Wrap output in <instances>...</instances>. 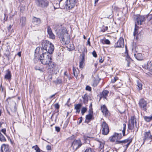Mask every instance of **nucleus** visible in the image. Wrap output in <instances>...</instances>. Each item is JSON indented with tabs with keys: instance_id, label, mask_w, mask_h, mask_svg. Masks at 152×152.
<instances>
[{
	"instance_id": "1",
	"label": "nucleus",
	"mask_w": 152,
	"mask_h": 152,
	"mask_svg": "<svg viewBox=\"0 0 152 152\" xmlns=\"http://www.w3.org/2000/svg\"><path fill=\"white\" fill-rule=\"evenodd\" d=\"M37 48L35 50L36 54L35 56L36 57L37 56H39V60L41 63L45 65H48L50 68H53L55 67L54 63L52 61V56L51 54L47 53L43 51L40 54L36 55L37 51Z\"/></svg>"
},
{
	"instance_id": "2",
	"label": "nucleus",
	"mask_w": 152,
	"mask_h": 152,
	"mask_svg": "<svg viewBox=\"0 0 152 152\" xmlns=\"http://www.w3.org/2000/svg\"><path fill=\"white\" fill-rule=\"evenodd\" d=\"M54 26L58 27V26ZM55 31H56V34L58 37L60 39L61 42L63 44H68L70 40L69 35L68 34L66 28L64 27H61L59 30L58 29V28L53 27Z\"/></svg>"
},
{
	"instance_id": "3",
	"label": "nucleus",
	"mask_w": 152,
	"mask_h": 152,
	"mask_svg": "<svg viewBox=\"0 0 152 152\" xmlns=\"http://www.w3.org/2000/svg\"><path fill=\"white\" fill-rule=\"evenodd\" d=\"M42 47L41 49L39 48V51L36 55L38 54H40L43 51L51 54L53 53L54 48V45L49 41L47 40H44L42 43Z\"/></svg>"
},
{
	"instance_id": "4",
	"label": "nucleus",
	"mask_w": 152,
	"mask_h": 152,
	"mask_svg": "<svg viewBox=\"0 0 152 152\" xmlns=\"http://www.w3.org/2000/svg\"><path fill=\"white\" fill-rule=\"evenodd\" d=\"M35 2L37 7L41 8L47 7L49 5L47 0H36Z\"/></svg>"
},
{
	"instance_id": "5",
	"label": "nucleus",
	"mask_w": 152,
	"mask_h": 152,
	"mask_svg": "<svg viewBox=\"0 0 152 152\" xmlns=\"http://www.w3.org/2000/svg\"><path fill=\"white\" fill-rule=\"evenodd\" d=\"M132 139H126L122 141L117 140L115 143L116 144H120L124 147L125 150H126L129 145L132 142Z\"/></svg>"
},
{
	"instance_id": "6",
	"label": "nucleus",
	"mask_w": 152,
	"mask_h": 152,
	"mask_svg": "<svg viewBox=\"0 0 152 152\" xmlns=\"http://www.w3.org/2000/svg\"><path fill=\"white\" fill-rule=\"evenodd\" d=\"M101 130L102 134L107 135L109 132V127L108 124L105 121H103L101 125Z\"/></svg>"
},
{
	"instance_id": "7",
	"label": "nucleus",
	"mask_w": 152,
	"mask_h": 152,
	"mask_svg": "<svg viewBox=\"0 0 152 152\" xmlns=\"http://www.w3.org/2000/svg\"><path fill=\"white\" fill-rule=\"evenodd\" d=\"M137 122L135 116L131 117L130 120L129 122L128 128L129 130H132L134 128L135 126L137 128Z\"/></svg>"
},
{
	"instance_id": "8",
	"label": "nucleus",
	"mask_w": 152,
	"mask_h": 152,
	"mask_svg": "<svg viewBox=\"0 0 152 152\" xmlns=\"http://www.w3.org/2000/svg\"><path fill=\"white\" fill-rule=\"evenodd\" d=\"M65 6L67 10L72 9L75 6L76 4L75 0H67L66 2Z\"/></svg>"
},
{
	"instance_id": "9",
	"label": "nucleus",
	"mask_w": 152,
	"mask_h": 152,
	"mask_svg": "<svg viewBox=\"0 0 152 152\" xmlns=\"http://www.w3.org/2000/svg\"><path fill=\"white\" fill-rule=\"evenodd\" d=\"M82 145L80 139L75 140L72 143L71 148H72L75 150L80 147Z\"/></svg>"
},
{
	"instance_id": "10",
	"label": "nucleus",
	"mask_w": 152,
	"mask_h": 152,
	"mask_svg": "<svg viewBox=\"0 0 152 152\" xmlns=\"http://www.w3.org/2000/svg\"><path fill=\"white\" fill-rule=\"evenodd\" d=\"M148 103L143 99H141L139 101V105L140 108L142 110L146 111Z\"/></svg>"
},
{
	"instance_id": "11",
	"label": "nucleus",
	"mask_w": 152,
	"mask_h": 152,
	"mask_svg": "<svg viewBox=\"0 0 152 152\" xmlns=\"http://www.w3.org/2000/svg\"><path fill=\"white\" fill-rule=\"evenodd\" d=\"M136 24L138 25H141L142 23L144 22L145 20V18L144 15H139L136 18Z\"/></svg>"
},
{
	"instance_id": "12",
	"label": "nucleus",
	"mask_w": 152,
	"mask_h": 152,
	"mask_svg": "<svg viewBox=\"0 0 152 152\" xmlns=\"http://www.w3.org/2000/svg\"><path fill=\"white\" fill-rule=\"evenodd\" d=\"M143 67L149 72V73L152 74V62L148 61L146 64H145Z\"/></svg>"
},
{
	"instance_id": "13",
	"label": "nucleus",
	"mask_w": 152,
	"mask_h": 152,
	"mask_svg": "<svg viewBox=\"0 0 152 152\" xmlns=\"http://www.w3.org/2000/svg\"><path fill=\"white\" fill-rule=\"evenodd\" d=\"M101 110L103 114L106 116L107 117L109 116L110 113L106 107L104 105L101 106Z\"/></svg>"
},
{
	"instance_id": "14",
	"label": "nucleus",
	"mask_w": 152,
	"mask_h": 152,
	"mask_svg": "<svg viewBox=\"0 0 152 152\" xmlns=\"http://www.w3.org/2000/svg\"><path fill=\"white\" fill-rule=\"evenodd\" d=\"M152 136L151 135L150 132H146L145 133L143 137V143L146 140H151L152 139Z\"/></svg>"
},
{
	"instance_id": "15",
	"label": "nucleus",
	"mask_w": 152,
	"mask_h": 152,
	"mask_svg": "<svg viewBox=\"0 0 152 152\" xmlns=\"http://www.w3.org/2000/svg\"><path fill=\"white\" fill-rule=\"evenodd\" d=\"M116 47L117 48H122L124 46V41L122 37H120L116 44Z\"/></svg>"
},
{
	"instance_id": "16",
	"label": "nucleus",
	"mask_w": 152,
	"mask_h": 152,
	"mask_svg": "<svg viewBox=\"0 0 152 152\" xmlns=\"http://www.w3.org/2000/svg\"><path fill=\"white\" fill-rule=\"evenodd\" d=\"M1 152H10L9 145L7 144H2L1 146Z\"/></svg>"
},
{
	"instance_id": "17",
	"label": "nucleus",
	"mask_w": 152,
	"mask_h": 152,
	"mask_svg": "<svg viewBox=\"0 0 152 152\" xmlns=\"http://www.w3.org/2000/svg\"><path fill=\"white\" fill-rule=\"evenodd\" d=\"M32 22L34 25L39 26L41 23L40 19L34 17L32 19Z\"/></svg>"
},
{
	"instance_id": "18",
	"label": "nucleus",
	"mask_w": 152,
	"mask_h": 152,
	"mask_svg": "<svg viewBox=\"0 0 152 152\" xmlns=\"http://www.w3.org/2000/svg\"><path fill=\"white\" fill-rule=\"evenodd\" d=\"M108 93L109 91H108L107 90H104L102 92L101 94H100V99L102 98L107 99V96Z\"/></svg>"
},
{
	"instance_id": "19",
	"label": "nucleus",
	"mask_w": 152,
	"mask_h": 152,
	"mask_svg": "<svg viewBox=\"0 0 152 152\" xmlns=\"http://www.w3.org/2000/svg\"><path fill=\"white\" fill-rule=\"evenodd\" d=\"M84 54H83L81 55L80 61V62L79 67L81 68H83V64L84 61Z\"/></svg>"
},
{
	"instance_id": "20",
	"label": "nucleus",
	"mask_w": 152,
	"mask_h": 152,
	"mask_svg": "<svg viewBox=\"0 0 152 152\" xmlns=\"http://www.w3.org/2000/svg\"><path fill=\"white\" fill-rule=\"evenodd\" d=\"M134 57L138 60H142L143 58V55L141 53H137L134 55Z\"/></svg>"
},
{
	"instance_id": "21",
	"label": "nucleus",
	"mask_w": 152,
	"mask_h": 152,
	"mask_svg": "<svg viewBox=\"0 0 152 152\" xmlns=\"http://www.w3.org/2000/svg\"><path fill=\"white\" fill-rule=\"evenodd\" d=\"M82 106L81 104H75V109L76 110V113H79L80 112V108Z\"/></svg>"
},
{
	"instance_id": "22",
	"label": "nucleus",
	"mask_w": 152,
	"mask_h": 152,
	"mask_svg": "<svg viewBox=\"0 0 152 152\" xmlns=\"http://www.w3.org/2000/svg\"><path fill=\"white\" fill-rule=\"evenodd\" d=\"M11 72L9 70L7 71V73H6L5 76L4 78L10 81L11 79Z\"/></svg>"
},
{
	"instance_id": "23",
	"label": "nucleus",
	"mask_w": 152,
	"mask_h": 152,
	"mask_svg": "<svg viewBox=\"0 0 152 152\" xmlns=\"http://www.w3.org/2000/svg\"><path fill=\"white\" fill-rule=\"evenodd\" d=\"M26 23V18L22 17L20 19V25L23 27L25 26Z\"/></svg>"
},
{
	"instance_id": "24",
	"label": "nucleus",
	"mask_w": 152,
	"mask_h": 152,
	"mask_svg": "<svg viewBox=\"0 0 152 152\" xmlns=\"http://www.w3.org/2000/svg\"><path fill=\"white\" fill-rule=\"evenodd\" d=\"M89 111V113L88 114L86 115V119L87 120H88L89 121L91 120L93 116V115H92L93 112L92 111L91 112L90 111V110Z\"/></svg>"
},
{
	"instance_id": "25",
	"label": "nucleus",
	"mask_w": 152,
	"mask_h": 152,
	"mask_svg": "<svg viewBox=\"0 0 152 152\" xmlns=\"http://www.w3.org/2000/svg\"><path fill=\"white\" fill-rule=\"evenodd\" d=\"M73 72L74 75L76 77L78 75V74H79V71L78 69H75L74 67H73Z\"/></svg>"
},
{
	"instance_id": "26",
	"label": "nucleus",
	"mask_w": 152,
	"mask_h": 152,
	"mask_svg": "<svg viewBox=\"0 0 152 152\" xmlns=\"http://www.w3.org/2000/svg\"><path fill=\"white\" fill-rule=\"evenodd\" d=\"M138 27L137 26L136 24H135V25L134 31L133 33V35L134 37H136L137 35L138 31Z\"/></svg>"
},
{
	"instance_id": "27",
	"label": "nucleus",
	"mask_w": 152,
	"mask_h": 152,
	"mask_svg": "<svg viewBox=\"0 0 152 152\" xmlns=\"http://www.w3.org/2000/svg\"><path fill=\"white\" fill-rule=\"evenodd\" d=\"M109 140L112 142H114L115 140H117L115 133L113 136L109 137Z\"/></svg>"
},
{
	"instance_id": "28",
	"label": "nucleus",
	"mask_w": 152,
	"mask_h": 152,
	"mask_svg": "<svg viewBox=\"0 0 152 152\" xmlns=\"http://www.w3.org/2000/svg\"><path fill=\"white\" fill-rule=\"evenodd\" d=\"M101 42L103 44H106L109 45L110 44V42L108 39H101Z\"/></svg>"
},
{
	"instance_id": "29",
	"label": "nucleus",
	"mask_w": 152,
	"mask_h": 152,
	"mask_svg": "<svg viewBox=\"0 0 152 152\" xmlns=\"http://www.w3.org/2000/svg\"><path fill=\"white\" fill-rule=\"evenodd\" d=\"M83 102L85 104L88 103V96L86 94L85 95L84 97H83Z\"/></svg>"
},
{
	"instance_id": "30",
	"label": "nucleus",
	"mask_w": 152,
	"mask_h": 152,
	"mask_svg": "<svg viewBox=\"0 0 152 152\" xmlns=\"http://www.w3.org/2000/svg\"><path fill=\"white\" fill-rule=\"evenodd\" d=\"M0 140L1 142H5L6 139L4 135L0 132Z\"/></svg>"
},
{
	"instance_id": "31",
	"label": "nucleus",
	"mask_w": 152,
	"mask_h": 152,
	"mask_svg": "<svg viewBox=\"0 0 152 152\" xmlns=\"http://www.w3.org/2000/svg\"><path fill=\"white\" fill-rule=\"evenodd\" d=\"M137 88L139 90H141L142 89V85L140 82L138 81H137Z\"/></svg>"
},
{
	"instance_id": "32",
	"label": "nucleus",
	"mask_w": 152,
	"mask_h": 152,
	"mask_svg": "<svg viewBox=\"0 0 152 152\" xmlns=\"http://www.w3.org/2000/svg\"><path fill=\"white\" fill-rule=\"evenodd\" d=\"M32 148H34L36 152H40L41 151V149L37 145H36L35 146H33Z\"/></svg>"
},
{
	"instance_id": "33",
	"label": "nucleus",
	"mask_w": 152,
	"mask_h": 152,
	"mask_svg": "<svg viewBox=\"0 0 152 152\" xmlns=\"http://www.w3.org/2000/svg\"><path fill=\"white\" fill-rule=\"evenodd\" d=\"M62 80L59 78H57L56 80L53 81V82L56 84H59L62 82Z\"/></svg>"
},
{
	"instance_id": "34",
	"label": "nucleus",
	"mask_w": 152,
	"mask_h": 152,
	"mask_svg": "<svg viewBox=\"0 0 152 152\" xmlns=\"http://www.w3.org/2000/svg\"><path fill=\"white\" fill-rule=\"evenodd\" d=\"M104 143L102 142H99V148L100 149V151H103V148L104 147Z\"/></svg>"
},
{
	"instance_id": "35",
	"label": "nucleus",
	"mask_w": 152,
	"mask_h": 152,
	"mask_svg": "<svg viewBox=\"0 0 152 152\" xmlns=\"http://www.w3.org/2000/svg\"><path fill=\"white\" fill-rule=\"evenodd\" d=\"M126 125L125 124H123V129L122 132L123 133V135L124 136L125 133V130H126Z\"/></svg>"
},
{
	"instance_id": "36",
	"label": "nucleus",
	"mask_w": 152,
	"mask_h": 152,
	"mask_svg": "<svg viewBox=\"0 0 152 152\" xmlns=\"http://www.w3.org/2000/svg\"><path fill=\"white\" fill-rule=\"evenodd\" d=\"M117 139H120L122 137V135L121 133H115Z\"/></svg>"
},
{
	"instance_id": "37",
	"label": "nucleus",
	"mask_w": 152,
	"mask_h": 152,
	"mask_svg": "<svg viewBox=\"0 0 152 152\" xmlns=\"http://www.w3.org/2000/svg\"><path fill=\"white\" fill-rule=\"evenodd\" d=\"M50 38L54 39H55V37L53 33L52 32L48 34Z\"/></svg>"
},
{
	"instance_id": "38",
	"label": "nucleus",
	"mask_w": 152,
	"mask_h": 152,
	"mask_svg": "<svg viewBox=\"0 0 152 152\" xmlns=\"http://www.w3.org/2000/svg\"><path fill=\"white\" fill-rule=\"evenodd\" d=\"M87 110V108L86 107H83L81 109V113L82 115H83L84 113L86 112Z\"/></svg>"
},
{
	"instance_id": "39",
	"label": "nucleus",
	"mask_w": 152,
	"mask_h": 152,
	"mask_svg": "<svg viewBox=\"0 0 152 152\" xmlns=\"http://www.w3.org/2000/svg\"><path fill=\"white\" fill-rule=\"evenodd\" d=\"M35 69L37 70H39L41 72H44L43 69L41 68L38 66H35Z\"/></svg>"
},
{
	"instance_id": "40",
	"label": "nucleus",
	"mask_w": 152,
	"mask_h": 152,
	"mask_svg": "<svg viewBox=\"0 0 152 152\" xmlns=\"http://www.w3.org/2000/svg\"><path fill=\"white\" fill-rule=\"evenodd\" d=\"M85 152H94V150L90 148H88L86 149Z\"/></svg>"
},
{
	"instance_id": "41",
	"label": "nucleus",
	"mask_w": 152,
	"mask_h": 152,
	"mask_svg": "<svg viewBox=\"0 0 152 152\" xmlns=\"http://www.w3.org/2000/svg\"><path fill=\"white\" fill-rule=\"evenodd\" d=\"M47 31L48 33V34L52 32V31L51 28L49 26H48L47 28Z\"/></svg>"
},
{
	"instance_id": "42",
	"label": "nucleus",
	"mask_w": 152,
	"mask_h": 152,
	"mask_svg": "<svg viewBox=\"0 0 152 152\" xmlns=\"http://www.w3.org/2000/svg\"><path fill=\"white\" fill-rule=\"evenodd\" d=\"M118 78L117 77H115L114 79H112L111 81V82L112 83H114L118 79Z\"/></svg>"
},
{
	"instance_id": "43",
	"label": "nucleus",
	"mask_w": 152,
	"mask_h": 152,
	"mask_svg": "<svg viewBox=\"0 0 152 152\" xmlns=\"http://www.w3.org/2000/svg\"><path fill=\"white\" fill-rule=\"evenodd\" d=\"M86 90L90 91L91 90V88L89 86H86Z\"/></svg>"
},
{
	"instance_id": "44",
	"label": "nucleus",
	"mask_w": 152,
	"mask_h": 152,
	"mask_svg": "<svg viewBox=\"0 0 152 152\" xmlns=\"http://www.w3.org/2000/svg\"><path fill=\"white\" fill-rule=\"evenodd\" d=\"M99 61L101 63H102L104 60V58L102 57H100L99 58Z\"/></svg>"
},
{
	"instance_id": "45",
	"label": "nucleus",
	"mask_w": 152,
	"mask_h": 152,
	"mask_svg": "<svg viewBox=\"0 0 152 152\" xmlns=\"http://www.w3.org/2000/svg\"><path fill=\"white\" fill-rule=\"evenodd\" d=\"M92 55L94 57H96L97 56V54L95 50H94L92 52Z\"/></svg>"
},
{
	"instance_id": "46",
	"label": "nucleus",
	"mask_w": 152,
	"mask_h": 152,
	"mask_svg": "<svg viewBox=\"0 0 152 152\" xmlns=\"http://www.w3.org/2000/svg\"><path fill=\"white\" fill-rule=\"evenodd\" d=\"M1 131L3 132L5 135L7 136L6 134V129H1Z\"/></svg>"
},
{
	"instance_id": "47",
	"label": "nucleus",
	"mask_w": 152,
	"mask_h": 152,
	"mask_svg": "<svg viewBox=\"0 0 152 152\" xmlns=\"http://www.w3.org/2000/svg\"><path fill=\"white\" fill-rule=\"evenodd\" d=\"M55 107L57 109H58L59 108V105L58 103H56L54 105Z\"/></svg>"
},
{
	"instance_id": "48",
	"label": "nucleus",
	"mask_w": 152,
	"mask_h": 152,
	"mask_svg": "<svg viewBox=\"0 0 152 152\" xmlns=\"http://www.w3.org/2000/svg\"><path fill=\"white\" fill-rule=\"evenodd\" d=\"M46 149L48 151H50L51 150V147L49 145H48L46 146Z\"/></svg>"
},
{
	"instance_id": "49",
	"label": "nucleus",
	"mask_w": 152,
	"mask_h": 152,
	"mask_svg": "<svg viewBox=\"0 0 152 152\" xmlns=\"http://www.w3.org/2000/svg\"><path fill=\"white\" fill-rule=\"evenodd\" d=\"M108 29V27L107 26H105L104 27V28L102 30V31L103 32H105Z\"/></svg>"
},
{
	"instance_id": "50",
	"label": "nucleus",
	"mask_w": 152,
	"mask_h": 152,
	"mask_svg": "<svg viewBox=\"0 0 152 152\" xmlns=\"http://www.w3.org/2000/svg\"><path fill=\"white\" fill-rule=\"evenodd\" d=\"M55 129H56V130L58 132H59L60 131V128L59 127H57V126H56L55 127Z\"/></svg>"
},
{
	"instance_id": "51",
	"label": "nucleus",
	"mask_w": 152,
	"mask_h": 152,
	"mask_svg": "<svg viewBox=\"0 0 152 152\" xmlns=\"http://www.w3.org/2000/svg\"><path fill=\"white\" fill-rule=\"evenodd\" d=\"M80 120H79V122H78V124H80L82 121V120L83 119V118L82 117H80L79 118Z\"/></svg>"
},
{
	"instance_id": "52",
	"label": "nucleus",
	"mask_w": 152,
	"mask_h": 152,
	"mask_svg": "<svg viewBox=\"0 0 152 152\" xmlns=\"http://www.w3.org/2000/svg\"><path fill=\"white\" fill-rule=\"evenodd\" d=\"M131 59V58H130L129 57V56H126V60H127V61H129V60Z\"/></svg>"
},
{
	"instance_id": "53",
	"label": "nucleus",
	"mask_w": 152,
	"mask_h": 152,
	"mask_svg": "<svg viewBox=\"0 0 152 152\" xmlns=\"http://www.w3.org/2000/svg\"><path fill=\"white\" fill-rule=\"evenodd\" d=\"M97 84H98V83H96V82L95 81L94 82V83H93V85L94 86H97Z\"/></svg>"
},
{
	"instance_id": "54",
	"label": "nucleus",
	"mask_w": 152,
	"mask_h": 152,
	"mask_svg": "<svg viewBox=\"0 0 152 152\" xmlns=\"http://www.w3.org/2000/svg\"><path fill=\"white\" fill-rule=\"evenodd\" d=\"M12 26L11 25H10L8 28V30H10Z\"/></svg>"
},
{
	"instance_id": "55",
	"label": "nucleus",
	"mask_w": 152,
	"mask_h": 152,
	"mask_svg": "<svg viewBox=\"0 0 152 152\" xmlns=\"http://www.w3.org/2000/svg\"><path fill=\"white\" fill-rule=\"evenodd\" d=\"M0 89H1L2 91H4V88L2 87V84H1L0 86Z\"/></svg>"
},
{
	"instance_id": "56",
	"label": "nucleus",
	"mask_w": 152,
	"mask_h": 152,
	"mask_svg": "<svg viewBox=\"0 0 152 152\" xmlns=\"http://www.w3.org/2000/svg\"><path fill=\"white\" fill-rule=\"evenodd\" d=\"M56 93L55 94L53 95H51V96H50V97H49V99H51L52 98H53V97H54L55 95L56 94Z\"/></svg>"
},
{
	"instance_id": "57",
	"label": "nucleus",
	"mask_w": 152,
	"mask_h": 152,
	"mask_svg": "<svg viewBox=\"0 0 152 152\" xmlns=\"http://www.w3.org/2000/svg\"><path fill=\"white\" fill-rule=\"evenodd\" d=\"M129 64H130V62L129 61H127V66H129Z\"/></svg>"
},
{
	"instance_id": "58",
	"label": "nucleus",
	"mask_w": 152,
	"mask_h": 152,
	"mask_svg": "<svg viewBox=\"0 0 152 152\" xmlns=\"http://www.w3.org/2000/svg\"><path fill=\"white\" fill-rule=\"evenodd\" d=\"M21 52H19L18 53V55L19 56H21Z\"/></svg>"
},
{
	"instance_id": "59",
	"label": "nucleus",
	"mask_w": 152,
	"mask_h": 152,
	"mask_svg": "<svg viewBox=\"0 0 152 152\" xmlns=\"http://www.w3.org/2000/svg\"><path fill=\"white\" fill-rule=\"evenodd\" d=\"M88 45H89L90 46L91 45L90 42V41H88Z\"/></svg>"
},
{
	"instance_id": "60",
	"label": "nucleus",
	"mask_w": 152,
	"mask_h": 152,
	"mask_svg": "<svg viewBox=\"0 0 152 152\" xmlns=\"http://www.w3.org/2000/svg\"><path fill=\"white\" fill-rule=\"evenodd\" d=\"M98 1V0H95V4H96Z\"/></svg>"
},
{
	"instance_id": "61",
	"label": "nucleus",
	"mask_w": 152,
	"mask_h": 152,
	"mask_svg": "<svg viewBox=\"0 0 152 152\" xmlns=\"http://www.w3.org/2000/svg\"><path fill=\"white\" fill-rule=\"evenodd\" d=\"M150 16H151V17L150 18V20H151V17H152V16L151 15H150L148 16V17H150Z\"/></svg>"
},
{
	"instance_id": "62",
	"label": "nucleus",
	"mask_w": 152,
	"mask_h": 152,
	"mask_svg": "<svg viewBox=\"0 0 152 152\" xmlns=\"http://www.w3.org/2000/svg\"><path fill=\"white\" fill-rule=\"evenodd\" d=\"M70 98H69V99L68 100V101H67V102L68 103L70 101Z\"/></svg>"
},
{
	"instance_id": "63",
	"label": "nucleus",
	"mask_w": 152,
	"mask_h": 152,
	"mask_svg": "<svg viewBox=\"0 0 152 152\" xmlns=\"http://www.w3.org/2000/svg\"><path fill=\"white\" fill-rule=\"evenodd\" d=\"M83 38L85 39H86V37L84 35L83 36Z\"/></svg>"
},
{
	"instance_id": "64",
	"label": "nucleus",
	"mask_w": 152,
	"mask_h": 152,
	"mask_svg": "<svg viewBox=\"0 0 152 152\" xmlns=\"http://www.w3.org/2000/svg\"><path fill=\"white\" fill-rule=\"evenodd\" d=\"M1 115V110H0V116Z\"/></svg>"
}]
</instances>
